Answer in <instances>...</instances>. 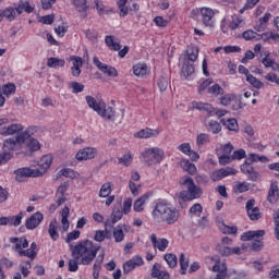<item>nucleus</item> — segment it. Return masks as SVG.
<instances>
[{
    "mask_svg": "<svg viewBox=\"0 0 279 279\" xmlns=\"http://www.w3.org/2000/svg\"><path fill=\"white\" fill-rule=\"evenodd\" d=\"M72 252V258H76L80 265H90L95 258H97V253L99 252V246L95 245L90 240H82L75 245H70Z\"/></svg>",
    "mask_w": 279,
    "mask_h": 279,
    "instance_id": "f257e3e1",
    "label": "nucleus"
},
{
    "mask_svg": "<svg viewBox=\"0 0 279 279\" xmlns=\"http://www.w3.org/2000/svg\"><path fill=\"white\" fill-rule=\"evenodd\" d=\"M151 217L156 223L173 226L180 221V209L171 203L158 202L151 211Z\"/></svg>",
    "mask_w": 279,
    "mask_h": 279,
    "instance_id": "f03ea898",
    "label": "nucleus"
},
{
    "mask_svg": "<svg viewBox=\"0 0 279 279\" xmlns=\"http://www.w3.org/2000/svg\"><path fill=\"white\" fill-rule=\"evenodd\" d=\"M182 185L186 189L180 193L183 202H193V199H199L204 195V190L199 185H195V181L191 177L183 178Z\"/></svg>",
    "mask_w": 279,
    "mask_h": 279,
    "instance_id": "7ed1b4c3",
    "label": "nucleus"
},
{
    "mask_svg": "<svg viewBox=\"0 0 279 279\" xmlns=\"http://www.w3.org/2000/svg\"><path fill=\"white\" fill-rule=\"evenodd\" d=\"M217 11L208 8V7H201L193 9L190 13L191 19L197 21V17L201 16V21L204 27H215V15Z\"/></svg>",
    "mask_w": 279,
    "mask_h": 279,
    "instance_id": "20e7f679",
    "label": "nucleus"
},
{
    "mask_svg": "<svg viewBox=\"0 0 279 279\" xmlns=\"http://www.w3.org/2000/svg\"><path fill=\"white\" fill-rule=\"evenodd\" d=\"M142 157L145 165L151 167V165L162 162V160L165 159V150L158 147L146 148L142 153Z\"/></svg>",
    "mask_w": 279,
    "mask_h": 279,
    "instance_id": "39448f33",
    "label": "nucleus"
},
{
    "mask_svg": "<svg viewBox=\"0 0 279 279\" xmlns=\"http://www.w3.org/2000/svg\"><path fill=\"white\" fill-rule=\"evenodd\" d=\"M264 234L265 230L247 231L241 235V241H252L256 239L253 241L251 250H253V252H258L263 250V241H260V239H263Z\"/></svg>",
    "mask_w": 279,
    "mask_h": 279,
    "instance_id": "423d86ee",
    "label": "nucleus"
},
{
    "mask_svg": "<svg viewBox=\"0 0 279 279\" xmlns=\"http://www.w3.org/2000/svg\"><path fill=\"white\" fill-rule=\"evenodd\" d=\"M98 116L101 117V119H106V121H118V123H122L125 117V111L122 109L120 110V113H116L112 107H106L105 104L102 110L98 112Z\"/></svg>",
    "mask_w": 279,
    "mask_h": 279,
    "instance_id": "0eeeda50",
    "label": "nucleus"
},
{
    "mask_svg": "<svg viewBox=\"0 0 279 279\" xmlns=\"http://www.w3.org/2000/svg\"><path fill=\"white\" fill-rule=\"evenodd\" d=\"M118 10L120 11V16L125 19L130 12H138V3L134 0H118Z\"/></svg>",
    "mask_w": 279,
    "mask_h": 279,
    "instance_id": "6e6552de",
    "label": "nucleus"
},
{
    "mask_svg": "<svg viewBox=\"0 0 279 279\" xmlns=\"http://www.w3.org/2000/svg\"><path fill=\"white\" fill-rule=\"evenodd\" d=\"M105 43L109 49L112 51H119L118 56L120 58H125L128 56V52L130 51V47L125 46L123 49H121V44L119 41H114L113 36H106Z\"/></svg>",
    "mask_w": 279,
    "mask_h": 279,
    "instance_id": "1a4fd4ad",
    "label": "nucleus"
},
{
    "mask_svg": "<svg viewBox=\"0 0 279 279\" xmlns=\"http://www.w3.org/2000/svg\"><path fill=\"white\" fill-rule=\"evenodd\" d=\"M97 148L85 147L76 153L75 158L78 160V162H84V160H93L94 158H97Z\"/></svg>",
    "mask_w": 279,
    "mask_h": 279,
    "instance_id": "9d476101",
    "label": "nucleus"
},
{
    "mask_svg": "<svg viewBox=\"0 0 279 279\" xmlns=\"http://www.w3.org/2000/svg\"><path fill=\"white\" fill-rule=\"evenodd\" d=\"M93 62L101 73H105V75H108L109 77H119V71L117 69L112 68L111 65H108L104 62L99 61V58L94 57Z\"/></svg>",
    "mask_w": 279,
    "mask_h": 279,
    "instance_id": "9b49d317",
    "label": "nucleus"
},
{
    "mask_svg": "<svg viewBox=\"0 0 279 279\" xmlns=\"http://www.w3.org/2000/svg\"><path fill=\"white\" fill-rule=\"evenodd\" d=\"M241 171L244 173V175H247V179L252 182H256L260 179V174L254 170V166H252V162H250L247 159L241 166Z\"/></svg>",
    "mask_w": 279,
    "mask_h": 279,
    "instance_id": "f8f14e48",
    "label": "nucleus"
},
{
    "mask_svg": "<svg viewBox=\"0 0 279 279\" xmlns=\"http://www.w3.org/2000/svg\"><path fill=\"white\" fill-rule=\"evenodd\" d=\"M150 243L154 250L158 252H167V247H169V240L167 238H158L156 233L150 235Z\"/></svg>",
    "mask_w": 279,
    "mask_h": 279,
    "instance_id": "ddd939ff",
    "label": "nucleus"
},
{
    "mask_svg": "<svg viewBox=\"0 0 279 279\" xmlns=\"http://www.w3.org/2000/svg\"><path fill=\"white\" fill-rule=\"evenodd\" d=\"M142 265H145V260L143 259V257H141V255H136L124 263L123 272L130 274L131 271H134L136 267H142Z\"/></svg>",
    "mask_w": 279,
    "mask_h": 279,
    "instance_id": "4468645a",
    "label": "nucleus"
},
{
    "mask_svg": "<svg viewBox=\"0 0 279 279\" xmlns=\"http://www.w3.org/2000/svg\"><path fill=\"white\" fill-rule=\"evenodd\" d=\"M45 215H43L40 211H37L26 219L25 227L27 230H36L40 223H43Z\"/></svg>",
    "mask_w": 279,
    "mask_h": 279,
    "instance_id": "2eb2a0df",
    "label": "nucleus"
},
{
    "mask_svg": "<svg viewBox=\"0 0 279 279\" xmlns=\"http://www.w3.org/2000/svg\"><path fill=\"white\" fill-rule=\"evenodd\" d=\"M246 213L251 221H258L260 219V209L256 207V201L254 198L246 202Z\"/></svg>",
    "mask_w": 279,
    "mask_h": 279,
    "instance_id": "dca6fc26",
    "label": "nucleus"
},
{
    "mask_svg": "<svg viewBox=\"0 0 279 279\" xmlns=\"http://www.w3.org/2000/svg\"><path fill=\"white\" fill-rule=\"evenodd\" d=\"M16 180L21 182V178H40L38 169L20 168L15 171Z\"/></svg>",
    "mask_w": 279,
    "mask_h": 279,
    "instance_id": "f3484780",
    "label": "nucleus"
},
{
    "mask_svg": "<svg viewBox=\"0 0 279 279\" xmlns=\"http://www.w3.org/2000/svg\"><path fill=\"white\" fill-rule=\"evenodd\" d=\"M207 263H215L211 271L215 274H228V264L217 257H207Z\"/></svg>",
    "mask_w": 279,
    "mask_h": 279,
    "instance_id": "a211bd4d",
    "label": "nucleus"
},
{
    "mask_svg": "<svg viewBox=\"0 0 279 279\" xmlns=\"http://www.w3.org/2000/svg\"><path fill=\"white\" fill-rule=\"evenodd\" d=\"M126 232H130V226L126 225H118L113 229V239L116 243H123L125 239Z\"/></svg>",
    "mask_w": 279,
    "mask_h": 279,
    "instance_id": "6ab92c4d",
    "label": "nucleus"
},
{
    "mask_svg": "<svg viewBox=\"0 0 279 279\" xmlns=\"http://www.w3.org/2000/svg\"><path fill=\"white\" fill-rule=\"evenodd\" d=\"M51 162H53V156L51 155H45L39 159L38 161L39 169H37L39 172V177L45 175V173H47V171L49 170V167H51Z\"/></svg>",
    "mask_w": 279,
    "mask_h": 279,
    "instance_id": "aec40b11",
    "label": "nucleus"
},
{
    "mask_svg": "<svg viewBox=\"0 0 279 279\" xmlns=\"http://www.w3.org/2000/svg\"><path fill=\"white\" fill-rule=\"evenodd\" d=\"M85 101L88 106V108H90V110H94V112H97V114H99L105 106V101L101 99H95V97L93 96H86L85 97Z\"/></svg>",
    "mask_w": 279,
    "mask_h": 279,
    "instance_id": "412c9836",
    "label": "nucleus"
},
{
    "mask_svg": "<svg viewBox=\"0 0 279 279\" xmlns=\"http://www.w3.org/2000/svg\"><path fill=\"white\" fill-rule=\"evenodd\" d=\"M19 132H23V124L21 123H13L0 129L1 136H14V134H19Z\"/></svg>",
    "mask_w": 279,
    "mask_h": 279,
    "instance_id": "4be33fe9",
    "label": "nucleus"
},
{
    "mask_svg": "<svg viewBox=\"0 0 279 279\" xmlns=\"http://www.w3.org/2000/svg\"><path fill=\"white\" fill-rule=\"evenodd\" d=\"M160 130L158 129H143L134 134L135 138H156V136H159Z\"/></svg>",
    "mask_w": 279,
    "mask_h": 279,
    "instance_id": "5701e85b",
    "label": "nucleus"
},
{
    "mask_svg": "<svg viewBox=\"0 0 279 279\" xmlns=\"http://www.w3.org/2000/svg\"><path fill=\"white\" fill-rule=\"evenodd\" d=\"M60 230H62V227H60L58 220H51L48 228V234L52 241H58V239H60Z\"/></svg>",
    "mask_w": 279,
    "mask_h": 279,
    "instance_id": "b1692460",
    "label": "nucleus"
},
{
    "mask_svg": "<svg viewBox=\"0 0 279 279\" xmlns=\"http://www.w3.org/2000/svg\"><path fill=\"white\" fill-rule=\"evenodd\" d=\"M271 20V13L267 12L264 14L263 17H259L257 22L254 25L255 32H265L267 29V25L269 24V21Z\"/></svg>",
    "mask_w": 279,
    "mask_h": 279,
    "instance_id": "393cba45",
    "label": "nucleus"
},
{
    "mask_svg": "<svg viewBox=\"0 0 279 279\" xmlns=\"http://www.w3.org/2000/svg\"><path fill=\"white\" fill-rule=\"evenodd\" d=\"M68 189H69V182L61 183L60 186L58 187L56 193L57 206H62V204L66 202V196H64V194L66 193Z\"/></svg>",
    "mask_w": 279,
    "mask_h": 279,
    "instance_id": "a878e982",
    "label": "nucleus"
},
{
    "mask_svg": "<svg viewBox=\"0 0 279 279\" xmlns=\"http://www.w3.org/2000/svg\"><path fill=\"white\" fill-rule=\"evenodd\" d=\"M71 61L73 62V66L71 69L73 77H80L82 74L81 68L84 66V61L81 57H71Z\"/></svg>",
    "mask_w": 279,
    "mask_h": 279,
    "instance_id": "bb28decb",
    "label": "nucleus"
},
{
    "mask_svg": "<svg viewBox=\"0 0 279 279\" xmlns=\"http://www.w3.org/2000/svg\"><path fill=\"white\" fill-rule=\"evenodd\" d=\"M10 243L15 244V252L20 254V252L29 247V242H27V238H10Z\"/></svg>",
    "mask_w": 279,
    "mask_h": 279,
    "instance_id": "cd10ccee",
    "label": "nucleus"
},
{
    "mask_svg": "<svg viewBox=\"0 0 279 279\" xmlns=\"http://www.w3.org/2000/svg\"><path fill=\"white\" fill-rule=\"evenodd\" d=\"M151 277L157 279H169V272L167 270H162V266L160 264L156 263L153 266L151 269Z\"/></svg>",
    "mask_w": 279,
    "mask_h": 279,
    "instance_id": "c85d7f7f",
    "label": "nucleus"
},
{
    "mask_svg": "<svg viewBox=\"0 0 279 279\" xmlns=\"http://www.w3.org/2000/svg\"><path fill=\"white\" fill-rule=\"evenodd\" d=\"M149 74V68L145 63H136L133 65V75L135 77H146Z\"/></svg>",
    "mask_w": 279,
    "mask_h": 279,
    "instance_id": "c756f323",
    "label": "nucleus"
},
{
    "mask_svg": "<svg viewBox=\"0 0 279 279\" xmlns=\"http://www.w3.org/2000/svg\"><path fill=\"white\" fill-rule=\"evenodd\" d=\"M19 143H24V141H19V134L15 138L12 137V138L5 140L3 143L4 154H10V151H13V149L16 148V145H19Z\"/></svg>",
    "mask_w": 279,
    "mask_h": 279,
    "instance_id": "7c9ffc66",
    "label": "nucleus"
},
{
    "mask_svg": "<svg viewBox=\"0 0 279 279\" xmlns=\"http://www.w3.org/2000/svg\"><path fill=\"white\" fill-rule=\"evenodd\" d=\"M279 199V189H278V183L276 181H272L270 183V189L268 192V202L270 204H276Z\"/></svg>",
    "mask_w": 279,
    "mask_h": 279,
    "instance_id": "2f4dec72",
    "label": "nucleus"
},
{
    "mask_svg": "<svg viewBox=\"0 0 279 279\" xmlns=\"http://www.w3.org/2000/svg\"><path fill=\"white\" fill-rule=\"evenodd\" d=\"M180 166L182 170L186 171L190 175H195V173H197V167L189 159H181Z\"/></svg>",
    "mask_w": 279,
    "mask_h": 279,
    "instance_id": "473e14b6",
    "label": "nucleus"
},
{
    "mask_svg": "<svg viewBox=\"0 0 279 279\" xmlns=\"http://www.w3.org/2000/svg\"><path fill=\"white\" fill-rule=\"evenodd\" d=\"M259 40H263L264 43H278L279 34L272 31H267L259 34Z\"/></svg>",
    "mask_w": 279,
    "mask_h": 279,
    "instance_id": "72a5a7b5",
    "label": "nucleus"
},
{
    "mask_svg": "<svg viewBox=\"0 0 279 279\" xmlns=\"http://www.w3.org/2000/svg\"><path fill=\"white\" fill-rule=\"evenodd\" d=\"M0 93L4 97H10L11 95H15L16 94V85L13 83L4 84L0 87Z\"/></svg>",
    "mask_w": 279,
    "mask_h": 279,
    "instance_id": "f704fd0d",
    "label": "nucleus"
},
{
    "mask_svg": "<svg viewBox=\"0 0 279 279\" xmlns=\"http://www.w3.org/2000/svg\"><path fill=\"white\" fill-rule=\"evenodd\" d=\"M220 123H222V125H225L230 132H239V122L234 118L228 120L222 119L220 120Z\"/></svg>",
    "mask_w": 279,
    "mask_h": 279,
    "instance_id": "c9c22d12",
    "label": "nucleus"
},
{
    "mask_svg": "<svg viewBox=\"0 0 279 279\" xmlns=\"http://www.w3.org/2000/svg\"><path fill=\"white\" fill-rule=\"evenodd\" d=\"M245 25V20L239 15H232L231 22H229L230 29H239V27H243Z\"/></svg>",
    "mask_w": 279,
    "mask_h": 279,
    "instance_id": "e433bc0d",
    "label": "nucleus"
},
{
    "mask_svg": "<svg viewBox=\"0 0 279 279\" xmlns=\"http://www.w3.org/2000/svg\"><path fill=\"white\" fill-rule=\"evenodd\" d=\"M195 73V65L189 63L186 60L183 62V65L181 68V75L183 77H191L192 74Z\"/></svg>",
    "mask_w": 279,
    "mask_h": 279,
    "instance_id": "4c0bfd02",
    "label": "nucleus"
},
{
    "mask_svg": "<svg viewBox=\"0 0 279 279\" xmlns=\"http://www.w3.org/2000/svg\"><path fill=\"white\" fill-rule=\"evenodd\" d=\"M147 196H142L140 198H137L134 204H133V210H135V213H143V210H145V205L147 204Z\"/></svg>",
    "mask_w": 279,
    "mask_h": 279,
    "instance_id": "58836bf2",
    "label": "nucleus"
},
{
    "mask_svg": "<svg viewBox=\"0 0 279 279\" xmlns=\"http://www.w3.org/2000/svg\"><path fill=\"white\" fill-rule=\"evenodd\" d=\"M193 108L196 110H205V112H208V114H215V107L210 104L206 102H194Z\"/></svg>",
    "mask_w": 279,
    "mask_h": 279,
    "instance_id": "ea45409f",
    "label": "nucleus"
},
{
    "mask_svg": "<svg viewBox=\"0 0 279 279\" xmlns=\"http://www.w3.org/2000/svg\"><path fill=\"white\" fill-rule=\"evenodd\" d=\"M66 64V61L64 59H59V58H49L47 61V66L49 69H60Z\"/></svg>",
    "mask_w": 279,
    "mask_h": 279,
    "instance_id": "a19ab883",
    "label": "nucleus"
},
{
    "mask_svg": "<svg viewBox=\"0 0 279 279\" xmlns=\"http://www.w3.org/2000/svg\"><path fill=\"white\" fill-rule=\"evenodd\" d=\"M207 132L211 134H219L221 132V124L216 120H210L206 123Z\"/></svg>",
    "mask_w": 279,
    "mask_h": 279,
    "instance_id": "79ce46f5",
    "label": "nucleus"
},
{
    "mask_svg": "<svg viewBox=\"0 0 279 279\" xmlns=\"http://www.w3.org/2000/svg\"><path fill=\"white\" fill-rule=\"evenodd\" d=\"M246 82L257 90H260V88H265V83H263V81L258 80L256 76L252 74L248 75V77L246 78Z\"/></svg>",
    "mask_w": 279,
    "mask_h": 279,
    "instance_id": "37998d69",
    "label": "nucleus"
},
{
    "mask_svg": "<svg viewBox=\"0 0 279 279\" xmlns=\"http://www.w3.org/2000/svg\"><path fill=\"white\" fill-rule=\"evenodd\" d=\"M38 132V126H29L25 132L19 134L17 141H27L31 136H34Z\"/></svg>",
    "mask_w": 279,
    "mask_h": 279,
    "instance_id": "c03bdc74",
    "label": "nucleus"
},
{
    "mask_svg": "<svg viewBox=\"0 0 279 279\" xmlns=\"http://www.w3.org/2000/svg\"><path fill=\"white\" fill-rule=\"evenodd\" d=\"M23 217H25V213L21 211L16 216H9V226H14V228H19L23 221Z\"/></svg>",
    "mask_w": 279,
    "mask_h": 279,
    "instance_id": "a18cd8bd",
    "label": "nucleus"
},
{
    "mask_svg": "<svg viewBox=\"0 0 279 279\" xmlns=\"http://www.w3.org/2000/svg\"><path fill=\"white\" fill-rule=\"evenodd\" d=\"M134 160V155L132 151H126L122 157L119 158V163L123 165L124 167H130Z\"/></svg>",
    "mask_w": 279,
    "mask_h": 279,
    "instance_id": "49530a36",
    "label": "nucleus"
},
{
    "mask_svg": "<svg viewBox=\"0 0 279 279\" xmlns=\"http://www.w3.org/2000/svg\"><path fill=\"white\" fill-rule=\"evenodd\" d=\"M199 58V49L195 46L187 47V59L195 62Z\"/></svg>",
    "mask_w": 279,
    "mask_h": 279,
    "instance_id": "de8ad7c7",
    "label": "nucleus"
},
{
    "mask_svg": "<svg viewBox=\"0 0 279 279\" xmlns=\"http://www.w3.org/2000/svg\"><path fill=\"white\" fill-rule=\"evenodd\" d=\"M179 263L182 276L186 275V270L189 269V258L186 257V255H184V253L180 254Z\"/></svg>",
    "mask_w": 279,
    "mask_h": 279,
    "instance_id": "09e8293b",
    "label": "nucleus"
},
{
    "mask_svg": "<svg viewBox=\"0 0 279 279\" xmlns=\"http://www.w3.org/2000/svg\"><path fill=\"white\" fill-rule=\"evenodd\" d=\"M59 175H63V178H71L72 180H75V178H78L80 174L71 168H63L59 171Z\"/></svg>",
    "mask_w": 279,
    "mask_h": 279,
    "instance_id": "8fccbe9b",
    "label": "nucleus"
},
{
    "mask_svg": "<svg viewBox=\"0 0 279 279\" xmlns=\"http://www.w3.org/2000/svg\"><path fill=\"white\" fill-rule=\"evenodd\" d=\"M68 88H71L72 93L74 95H77L78 93H84L85 86H84V84L78 83V82H70L68 85Z\"/></svg>",
    "mask_w": 279,
    "mask_h": 279,
    "instance_id": "3c124183",
    "label": "nucleus"
},
{
    "mask_svg": "<svg viewBox=\"0 0 279 279\" xmlns=\"http://www.w3.org/2000/svg\"><path fill=\"white\" fill-rule=\"evenodd\" d=\"M208 143H210V135H208L206 133H201L197 135V137H196L197 147H202Z\"/></svg>",
    "mask_w": 279,
    "mask_h": 279,
    "instance_id": "603ef678",
    "label": "nucleus"
},
{
    "mask_svg": "<svg viewBox=\"0 0 279 279\" xmlns=\"http://www.w3.org/2000/svg\"><path fill=\"white\" fill-rule=\"evenodd\" d=\"M104 263V254L98 255L95 264H94V278H99V271L101 269V264Z\"/></svg>",
    "mask_w": 279,
    "mask_h": 279,
    "instance_id": "864d4df0",
    "label": "nucleus"
},
{
    "mask_svg": "<svg viewBox=\"0 0 279 279\" xmlns=\"http://www.w3.org/2000/svg\"><path fill=\"white\" fill-rule=\"evenodd\" d=\"M260 34L254 32L253 29H247L242 34L244 40H259Z\"/></svg>",
    "mask_w": 279,
    "mask_h": 279,
    "instance_id": "5fc2aeb1",
    "label": "nucleus"
},
{
    "mask_svg": "<svg viewBox=\"0 0 279 279\" xmlns=\"http://www.w3.org/2000/svg\"><path fill=\"white\" fill-rule=\"evenodd\" d=\"M110 193H112V185L110 183H105L100 187L99 197L106 198Z\"/></svg>",
    "mask_w": 279,
    "mask_h": 279,
    "instance_id": "6e6d98bb",
    "label": "nucleus"
},
{
    "mask_svg": "<svg viewBox=\"0 0 279 279\" xmlns=\"http://www.w3.org/2000/svg\"><path fill=\"white\" fill-rule=\"evenodd\" d=\"M2 16H5L10 22H12L16 19V10L12 7H9L2 11Z\"/></svg>",
    "mask_w": 279,
    "mask_h": 279,
    "instance_id": "4d7b16f0",
    "label": "nucleus"
},
{
    "mask_svg": "<svg viewBox=\"0 0 279 279\" xmlns=\"http://www.w3.org/2000/svg\"><path fill=\"white\" fill-rule=\"evenodd\" d=\"M252 184L247 183V182H238L235 184V193H247V191H250Z\"/></svg>",
    "mask_w": 279,
    "mask_h": 279,
    "instance_id": "13d9d810",
    "label": "nucleus"
},
{
    "mask_svg": "<svg viewBox=\"0 0 279 279\" xmlns=\"http://www.w3.org/2000/svg\"><path fill=\"white\" fill-rule=\"evenodd\" d=\"M204 210V207H202V204L196 203L190 208V215L192 217H199Z\"/></svg>",
    "mask_w": 279,
    "mask_h": 279,
    "instance_id": "bf43d9fd",
    "label": "nucleus"
},
{
    "mask_svg": "<svg viewBox=\"0 0 279 279\" xmlns=\"http://www.w3.org/2000/svg\"><path fill=\"white\" fill-rule=\"evenodd\" d=\"M27 147L31 151H38V149H40V142L34 137H31L27 141Z\"/></svg>",
    "mask_w": 279,
    "mask_h": 279,
    "instance_id": "052dcab7",
    "label": "nucleus"
},
{
    "mask_svg": "<svg viewBox=\"0 0 279 279\" xmlns=\"http://www.w3.org/2000/svg\"><path fill=\"white\" fill-rule=\"evenodd\" d=\"M165 260L169 265V267L173 268L175 265H178V257L175 254L168 253L165 255Z\"/></svg>",
    "mask_w": 279,
    "mask_h": 279,
    "instance_id": "680f3d73",
    "label": "nucleus"
},
{
    "mask_svg": "<svg viewBox=\"0 0 279 279\" xmlns=\"http://www.w3.org/2000/svg\"><path fill=\"white\" fill-rule=\"evenodd\" d=\"M235 99H236V95L228 94L220 98V104L221 106H230V104H232V101H234Z\"/></svg>",
    "mask_w": 279,
    "mask_h": 279,
    "instance_id": "e2e57ef3",
    "label": "nucleus"
},
{
    "mask_svg": "<svg viewBox=\"0 0 279 279\" xmlns=\"http://www.w3.org/2000/svg\"><path fill=\"white\" fill-rule=\"evenodd\" d=\"M73 5H75L77 12H86L88 5H86V0H72Z\"/></svg>",
    "mask_w": 279,
    "mask_h": 279,
    "instance_id": "0e129e2a",
    "label": "nucleus"
},
{
    "mask_svg": "<svg viewBox=\"0 0 279 279\" xmlns=\"http://www.w3.org/2000/svg\"><path fill=\"white\" fill-rule=\"evenodd\" d=\"M264 56L265 58L262 60L264 66H266V69H274L276 62L271 58H269V52H264Z\"/></svg>",
    "mask_w": 279,
    "mask_h": 279,
    "instance_id": "69168bd1",
    "label": "nucleus"
},
{
    "mask_svg": "<svg viewBox=\"0 0 279 279\" xmlns=\"http://www.w3.org/2000/svg\"><path fill=\"white\" fill-rule=\"evenodd\" d=\"M29 269H32V264L29 262H24L20 265V271L24 278L29 276Z\"/></svg>",
    "mask_w": 279,
    "mask_h": 279,
    "instance_id": "338daca9",
    "label": "nucleus"
},
{
    "mask_svg": "<svg viewBox=\"0 0 279 279\" xmlns=\"http://www.w3.org/2000/svg\"><path fill=\"white\" fill-rule=\"evenodd\" d=\"M154 23H155V25H157V27L165 28V27H167V25H169V20H167L162 16H156L154 19Z\"/></svg>",
    "mask_w": 279,
    "mask_h": 279,
    "instance_id": "774afa93",
    "label": "nucleus"
}]
</instances>
